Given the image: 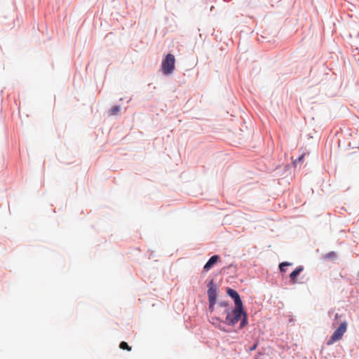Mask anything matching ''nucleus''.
Here are the masks:
<instances>
[{
	"instance_id": "obj_1",
	"label": "nucleus",
	"mask_w": 359,
	"mask_h": 359,
	"mask_svg": "<svg viewBox=\"0 0 359 359\" xmlns=\"http://www.w3.org/2000/svg\"><path fill=\"white\" fill-rule=\"evenodd\" d=\"M219 314L226 316L224 323L229 325H235L241 319L240 328L242 329L248 324L247 315L243 311V307H235L231 310L229 304L221 302L219 304Z\"/></svg>"
},
{
	"instance_id": "obj_2",
	"label": "nucleus",
	"mask_w": 359,
	"mask_h": 359,
	"mask_svg": "<svg viewBox=\"0 0 359 359\" xmlns=\"http://www.w3.org/2000/svg\"><path fill=\"white\" fill-rule=\"evenodd\" d=\"M175 58L170 53L168 54L162 61L161 69L164 74L168 75L173 72L175 69Z\"/></svg>"
},
{
	"instance_id": "obj_3",
	"label": "nucleus",
	"mask_w": 359,
	"mask_h": 359,
	"mask_svg": "<svg viewBox=\"0 0 359 359\" xmlns=\"http://www.w3.org/2000/svg\"><path fill=\"white\" fill-rule=\"evenodd\" d=\"M347 330V323L343 322L340 324L339 327L334 332L332 335L327 341L328 346L333 344L334 342L341 339L344 334Z\"/></svg>"
},
{
	"instance_id": "obj_4",
	"label": "nucleus",
	"mask_w": 359,
	"mask_h": 359,
	"mask_svg": "<svg viewBox=\"0 0 359 359\" xmlns=\"http://www.w3.org/2000/svg\"><path fill=\"white\" fill-rule=\"evenodd\" d=\"M227 294L234 300L236 307H243L240 296L236 290L228 288Z\"/></svg>"
},
{
	"instance_id": "obj_5",
	"label": "nucleus",
	"mask_w": 359,
	"mask_h": 359,
	"mask_svg": "<svg viewBox=\"0 0 359 359\" xmlns=\"http://www.w3.org/2000/svg\"><path fill=\"white\" fill-rule=\"evenodd\" d=\"M208 295L209 301L216 302L217 290V287L213 285V280H211L208 284Z\"/></svg>"
},
{
	"instance_id": "obj_6",
	"label": "nucleus",
	"mask_w": 359,
	"mask_h": 359,
	"mask_svg": "<svg viewBox=\"0 0 359 359\" xmlns=\"http://www.w3.org/2000/svg\"><path fill=\"white\" fill-rule=\"evenodd\" d=\"M219 259L220 257L219 255H214L211 257L205 264L203 267L204 271H208Z\"/></svg>"
},
{
	"instance_id": "obj_7",
	"label": "nucleus",
	"mask_w": 359,
	"mask_h": 359,
	"mask_svg": "<svg viewBox=\"0 0 359 359\" xmlns=\"http://www.w3.org/2000/svg\"><path fill=\"white\" fill-rule=\"evenodd\" d=\"M304 270V267L300 266H298L295 270H294L290 274V281L292 284L297 283V277L299 275V273Z\"/></svg>"
},
{
	"instance_id": "obj_8",
	"label": "nucleus",
	"mask_w": 359,
	"mask_h": 359,
	"mask_svg": "<svg viewBox=\"0 0 359 359\" xmlns=\"http://www.w3.org/2000/svg\"><path fill=\"white\" fill-rule=\"evenodd\" d=\"M121 110V108L119 106H114L111 108V109L109 110V115L110 116H112V115H116L118 114V112L120 111Z\"/></svg>"
},
{
	"instance_id": "obj_9",
	"label": "nucleus",
	"mask_w": 359,
	"mask_h": 359,
	"mask_svg": "<svg viewBox=\"0 0 359 359\" xmlns=\"http://www.w3.org/2000/svg\"><path fill=\"white\" fill-rule=\"evenodd\" d=\"M119 347L120 348L123 350H127L128 351H131V347L128 346V344L126 341L121 342Z\"/></svg>"
},
{
	"instance_id": "obj_10",
	"label": "nucleus",
	"mask_w": 359,
	"mask_h": 359,
	"mask_svg": "<svg viewBox=\"0 0 359 359\" xmlns=\"http://www.w3.org/2000/svg\"><path fill=\"white\" fill-rule=\"evenodd\" d=\"M290 265H292V264L290 262H287L280 263L279 265L280 271L281 272H285V269H284V267L287 266H290Z\"/></svg>"
},
{
	"instance_id": "obj_11",
	"label": "nucleus",
	"mask_w": 359,
	"mask_h": 359,
	"mask_svg": "<svg viewBox=\"0 0 359 359\" xmlns=\"http://www.w3.org/2000/svg\"><path fill=\"white\" fill-rule=\"evenodd\" d=\"M211 323L216 325L220 323L219 318L218 317H213L212 318Z\"/></svg>"
},
{
	"instance_id": "obj_12",
	"label": "nucleus",
	"mask_w": 359,
	"mask_h": 359,
	"mask_svg": "<svg viewBox=\"0 0 359 359\" xmlns=\"http://www.w3.org/2000/svg\"><path fill=\"white\" fill-rule=\"evenodd\" d=\"M216 302L209 301V310L210 312H212L214 311V306Z\"/></svg>"
},
{
	"instance_id": "obj_13",
	"label": "nucleus",
	"mask_w": 359,
	"mask_h": 359,
	"mask_svg": "<svg viewBox=\"0 0 359 359\" xmlns=\"http://www.w3.org/2000/svg\"><path fill=\"white\" fill-rule=\"evenodd\" d=\"M302 158H299L298 159H295L293 162V163L296 165L297 163H300Z\"/></svg>"
},
{
	"instance_id": "obj_14",
	"label": "nucleus",
	"mask_w": 359,
	"mask_h": 359,
	"mask_svg": "<svg viewBox=\"0 0 359 359\" xmlns=\"http://www.w3.org/2000/svg\"><path fill=\"white\" fill-rule=\"evenodd\" d=\"M335 318H338V314H337V313L336 314Z\"/></svg>"
}]
</instances>
